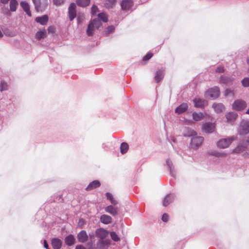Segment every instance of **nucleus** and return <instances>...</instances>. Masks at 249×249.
I'll return each instance as SVG.
<instances>
[{"mask_svg": "<svg viewBox=\"0 0 249 249\" xmlns=\"http://www.w3.org/2000/svg\"><path fill=\"white\" fill-rule=\"evenodd\" d=\"M102 25V23L98 18L91 20L88 26L87 34L88 36H92L95 30L98 29Z\"/></svg>", "mask_w": 249, "mask_h": 249, "instance_id": "f257e3e1", "label": "nucleus"}, {"mask_svg": "<svg viewBox=\"0 0 249 249\" xmlns=\"http://www.w3.org/2000/svg\"><path fill=\"white\" fill-rule=\"evenodd\" d=\"M237 140L236 136H231L227 138L219 140L216 142V146L220 149H225L229 147L232 142Z\"/></svg>", "mask_w": 249, "mask_h": 249, "instance_id": "f03ea898", "label": "nucleus"}, {"mask_svg": "<svg viewBox=\"0 0 249 249\" xmlns=\"http://www.w3.org/2000/svg\"><path fill=\"white\" fill-rule=\"evenodd\" d=\"M204 138L201 136H196L191 139L190 148L194 150H197L202 145Z\"/></svg>", "mask_w": 249, "mask_h": 249, "instance_id": "7ed1b4c3", "label": "nucleus"}, {"mask_svg": "<svg viewBox=\"0 0 249 249\" xmlns=\"http://www.w3.org/2000/svg\"><path fill=\"white\" fill-rule=\"evenodd\" d=\"M220 90L218 87H214L205 92V96L207 98L214 99L219 97Z\"/></svg>", "mask_w": 249, "mask_h": 249, "instance_id": "20e7f679", "label": "nucleus"}, {"mask_svg": "<svg viewBox=\"0 0 249 249\" xmlns=\"http://www.w3.org/2000/svg\"><path fill=\"white\" fill-rule=\"evenodd\" d=\"M238 133L240 135L247 134L249 133V121L242 120L238 129Z\"/></svg>", "mask_w": 249, "mask_h": 249, "instance_id": "39448f33", "label": "nucleus"}, {"mask_svg": "<svg viewBox=\"0 0 249 249\" xmlns=\"http://www.w3.org/2000/svg\"><path fill=\"white\" fill-rule=\"evenodd\" d=\"M249 145V141L246 140L242 143H239L237 146L233 150L232 152L236 154H240L246 151L248 146Z\"/></svg>", "mask_w": 249, "mask_h": 249, "instance_id": "423d86ee", "label": "nucleus"}, {"mask_svg": "<svg viewBox=\"0 0 249 249\" xmlns=\"http://www.w3.org/2000/svg\"><path fill=\"white\" fill-rule=\"evenodd\" d=\"M246 107V102L242 100H237L232 104L233 109L237 111L242 110L245 108Z\"/></svg>", "mask_w": 249, "mask_h": 249, "instance_id": "0eeeda50", "label": "nucleus"}, {"mask_svg": "<svg viewBox=\"0 0 249 249\" xmlns=\"http://www.w3.org/2000/svg\"><path fill=\"white\" fill-rule=\"evenodd\" d=\"M215 124L213 123H206L202 126V131L206 133H212L214 131Z\"/></svg>", "mask_w": 249, "mask_h": 249, "instance_id": "6e6552de", "label": "nucleus"}, {"mask_svg": "<svg viewBox=\"0 0 249 249\" xmlns=\"http://www.w3.org/2000/svg\"><path fill=\"white\" fill-rule=\"evenodd\" d=\"M76 16V5L71 3L69 7V17L71 21Z\"/></svg>", "mask_w": 249, "mask_h": 249, "instance_id": "1a4fd4ad", "label": "nucleus"}, {"mask_svg": "<svg viewBox=\"0 0 249 249\" xmlns=\"http://www.w3.org/2000/svg\"><path fill=\"white\" fill-rule=\"evenodd\" d=\"M194 106L196 107H203L207 105V102L206 100L199 98H195L193 100Z\"/></svg>", "mask_w": 249, "mask_h": 249, "instance_id": "9d476101", "label": "nucleus"}, {"mask_svg": "<svg viewBox=\"0 0 249 249\" xmlns=\"http://www.w3.org/2000/svg\"><path fill=\"white\" fill-rule=\"evenodd\" d=\"M95 233L98 237L103 239L107 236L108 232L103 228H100L96 230Z\"/></svg>", "mask_w": 249, "mask_h": 249, "instance_id": "9b49d317", "label": "nucleus"}, {"mask_svg": "<svg viewBox=\"0 0 249 249\" xmlns=\"http://www.w3.org/2000/svg\"><path fill=\"white\" fill-rule=\"evenodd\" d=\"M77 238L79 242L85 243L88 240V236L85 231H82L78 234Z\"/></svg>", "mask_w": 249, "mask_h": 249, "instance_id": "f8f14e48", "label": "nucleus"}, {"mask_svg": "<svg viewBox=\"0 0 249 249\" xmlns=\"http://www.w3.org/2000/svg\"><path fill=\"white\" fill-rule=\"evenodd\" d=\"M106 212L110 213V214L115 216L118 213V209L117 207H113L112 205H109L105 208Z\"/></svg>", "mask_w": 249, "mask_h": 249, "instance_id": "ddd939ff", "label": "nucleus"}, {"mask_svg": "<svg viewBox=\"0 0 249 249\" xmlns=\"http://www.w3.org/2000/svg\"><path fill=\"white\" fill-rule=\"evenodd\" d=\"M110 244L109 240H100L97 242V245L100 249H106Z\"/></svg>", "mask_w": 249, "mask_h": 249, "instance_id": "4468645a", "label": "nucleus"}, {"mask_svg": "<svg viewBox=\"0 0 249 249\" xmlns=\"http://www.w3.org/2000/svg\"><path fill=\"white\" fill-rule=\"evenodd\" d=\"M20 5L27 15L29 17H31L32 15L30 10V6L29 4L26 1H21Z\"/></svg>", "mask_w": 249, "mask_h": 249, "instance_id": "2eb2a0df", "label": "nucleus"}, {"mask_svg": "<svg viewBox=\"0 0 249 249\" xmlns=\"http://www.w3.org/2000/svg\"><path fill=\"white\" fill-rule=\"evenodd\" d=\"M132 6V1L131 0H123L121 3L122 9L127 10Z\"/></svg>", "mask_w": 249, "mask_h": 249, "instance_id": "dca6fc26", "label": "nucleus"}, {"mask_svg": "<svg viewBox=\"0 0 249 249\" xmlns=\"http://www.w3.org/2000/svg\"><path fill=\"white\" fill-rule=\"evenodd\" d=\"M52 245L53 249H60L62 246V242L58 238H53L52 240Z\"/></svg>", "mask_w": 249, "mask_h": 249, "instance_id": "f3484780", "label": "nucleus"}, {"mask_svg": "<svg viewBox=\"0 0 249 249\" xmlns=\"http://www.w3.org/2000/svg\"><path fill=\"white\" fill-rule=\"evenodd\" d=\"M174 198V196L173 194H170L167 195L165 197V198L163 201V203H162L163 206L164 207H166L167 206H168L170 203H171L173 201Z\"/></svg>", "mask_w": 249, "mask_h": 249, "instance_id": "a211bd4d", "label": "nucleus"}, {"mask_svg": "<svg viewBox=\"0 0 249 249\" xmlns=\"http://www.w3.org/2000/svg\"><path fill=\"white\" fill-rule=\"evenodd\" d=\"M36 21L41 25H46L48 21V17L47 15H44L41 17H38L36 18Z\"/></svg>", "mask_w": 249, "mask_h": 249, "instance_id": "6ab92c4d", "label": "nucleus"}, {"mask_svg": "<svg viewBox=\"0 0 249 249\" xmlns=\"http://www.w3.org/2000/svg\"><path fill=\"white\" fill-rule=\"evenodd\" d=\"M100 186V182L98 180H94L90 182L86 188L87 191L92 190L99 187Z\"/></svg>", "mask_w": 249, "mask_h": 249, "instance_id": "aec40b11", "label": "nucleus"}, {"mask_svg": "<svg viewBox=\"0 0 249 249\" xmlns=\"http://www.w3.org/2000/svg\"><path fill=\"white\" fill-rule=\"evenodd\" d=\"M237 117V114L234 112H231L226 115L227 121L229 123L234 121Z\"/></svg>", "mask_w": 249, "mask_h": 249, "instance_id": "412c9836", "label": "nucleus"}, {"mask_svg": "<svg viewBox=\"0 0 249 249\" xmlns=\"http://www.w3.org/2000/svg\"><path fill=\"white\" fill-rule=\"evenodd\" d=\"M188 108L186 103H183L177 107L175 109V112L178 114H181L185 112Z\"/></svg>", "mask_w": 249, "mask_h": 249, "instance_id": "4be33fe9", "label": "nucleus"}, {"mask_svg": "<svg viewBox=\"0 0 249 249\" xmlns=\"http://www.w3.org/2000/svg\"><path fill=\"white\" fill-rule=\"evenodd\" d=\"M100 221L105 224H108L112 222V218L109 215L103 214L100 217Z\"/></svg>", "mask_w": 249, "mask_h": 249, "instance_id": "5701e85b", "label": "nucleus"}, {"mask_svg": "<svg viewBox=\"0 0 249 249\" xmlns=\"http://www.w3.org/2000/svg\"><path fill=\"white\" fill-rule=\"evenodd\" d=\"M195 135L196 132L189 127H186L183 131V136L185 137H191Z\"/></svg>", "mask_w": 249, "mask_h": 249, "instance_id": "b1692460", "label": "nucleus"}, {"mask_svg": "<svg viewBox=\"0 0 249 249\" xmlns=\"http://www.w3.org/2000/svg\"><path fill=\"white\" fill-rule=\"evenodd\" d=\"M164 70L160 69L157 71L156 74L155 76V81L158 83L164 77Z\"/></svg>", "mask_w": 249, "mask_h": 249, "instance_id": "393cba45", "label": "nucleus"}, {"mask_svg": "<svg viewBox=\"0 0 249 249\" xmlns=\"http://www.w3.org/2000/svg\"><path fill=\"white\" fill-rule=\"evenodd\" d=\"M65 242L67 245L71 246L74 244L75 238L72 235L70 234L65 238Z\"/></svg>", "mask_w": 249, "mask_h": 249, "instance_id": "a878e982", "label": "nucleus"}, {"mask_svg": "<svg viewBox=\"0 0 249 249\" xmlns=\"http://www.w3.org/2000/svg\"><path fill=\"white\" fill-rule=\"evenodd\" d=\"M213 107L217 113L221 112L224 110V106L221 103L214 104L213 105Z\"/></svg>", "mask_w": 249, "mask_h": 249, "instance_id": "bb28decb", "label": "nucleus"}, {"mask_svg": "<svg viewBox=\"0 0 249 249\" xmlns=\"http://www.w3.org/2000/svg\"><path fill=\"white\" fill-rule=\"evenodd\" d=\"M193 119L195 121H199L203 119L204 115L201 112H194L192 114Z\"/></svg>", "mask_w": 249, "mask_h": 249, "instance_id": "cd10ccee", "label": "nucleus"}, {"mask_svg": "<svg viewBox=\"0 0 249 249\" xmlns=\"http://www.w3.org/2000/svg\"><path fill=\"white\" fill-rule=\"evenodd\" d=\"M18 6V2L17 0H10V10L11 12H15L17 10Z\"/></svg>", "mask_w": 249, "mask_h": 249, "instance_id": "c85d7f7f", "label": "nucleus"}, {"mask_svg": "<svg viewBox=\"0 0 249 249\" xmlns=\"http://www.w3.org/2000/svg\"><path fill=\"white\" fill-rule=\"evenodd\" d=\"M166 163L169 168L171 175L174 177H175V172L172 161L169 160H167L166 161Z\"/></svg>", "mask_w": 249, "mask_h": 249, "instance_id": "c756f323", "label": "nucleus"}, {"mask_svg": "<svg viewBox=\"0 0 249 249\" xmlns=\"http://www.w3.org/2000/svg\"><path fill=\"white\" fill-rule=\"evenodd\" d=\"M232 78L227 76H221L219 82L223 84H229L232 81Z\"/></svg>", "mask_w": 249, "mask_h": 249, "instance_id": "7c9ffc66", "label": "nucleus"}, {"mask_svg": "<svg viewBox=\"0 0 249 249\" xmlns=\"http://www.w3.org/2000/svg\"><path fill=\"white\" fill-rule=\"evenodd\" d=\"M90 0H76L77 4L81 7H85L89 4Z\"/></svg>", "mask_w": 249, "mask_h": 249, "instance_id": "2f4dec72", "label": "nucleus"}, {"mask_svg": "<svg viewBox=\"0 0 249 249\" xmlns=\"http://www.w3.org/2000/svg\"><path fill=\"white\" fill-rule=\"evenodd\" d=\"M128 144L126 142H123L120 146V151L122 154L126 153L128 149Z\"/></svg>", "mask_w": 249, "mask_h": 249, "instance_id": "473e14b6", "label": "nucleus"}, {"mask_svg": "<svg viewBox=\"0 0 249 249\" xmlns=\"http://www.w3.org/2000/svg\"><path fill=\"white\" fill-rule=\"evenodd\" d=\"M106 196L107 197V198L109 200V201H110V203L112 204V205H116L118 202L114 198L112 195L109 193H106Z\"/></svg>", "mask_w": 249, "mask_h": 249, "instance_id": "72a5a7b5", "label": "nucleus"}, {"mask_svg": "<svg viewBox=\"0 0 249 249\" xmlns=\"http://www.w3.org/2000/svg\"><path fill=\"white\" fill-rule=\"evenodd\" d=\"M116 0H106L105 3V6L107 8H112L115 5Z\"/></svg>", "mask_w": 249, "mask_h": 249, "instance_id": "f704fd0d", "label": "nucleus"}, {"mask_svg": "<svg viewBox=\"0 0 249 249\" xmlns=\"http://www.w3.org/2000/svg\"><path fill=\"white\" fill-rule=\"evenodd\" d=\"M224 95L226 97H233L234 95V93L233 90L229 89H227L224 92Z\"/></svg>", "mask_w": 249, "mask_h": 249, "instance_id": "c9c22d12", "label": "nucleus"}, {"mask_svg": "<svg viewBox=\"0 0 249 249\" xmlns=\"http://www.w3.org/2000/svg\"><path fill=\"white\" fill-rule=\"evenodd\" d=\"M209 154L211 155H213L216 157H225L227 154L224 152H218L217 151H213L212 152H209Z\"/></svg>", "mask_w": 249, "mask_h": 249, "instance_id": "e433bc0d", "label": "nucleus"}, {"mask_svg": "<svg viewBox=\"0 0 249 249\" xmlns=\"http://www.w3.org/2000/svg\"><path fill=\"white\" fill-rule=\"evenodd\" d=\"M46 36V31H41L39 32H37L36 35V37L38 39H40L41 38H44Z\"/></svg>", "mask_w": 249, "mask_h": 249, "instance_id": "4c0bfd02", "label": "nucleus"}, {"mask_svg": "<svg viewBox=\"0 0 249 249\" xmlns=\"http://www.w3.org/2000/svg\"><path fill=\"white\" fill-rule=\"evenodd\" d=\"M98 19L100 20V19H102L103 20V21H104V22H106L107 21V15L104 13H99L98 15Z\"/></svg>", "mask_w": 249, "mask_h": 249, "instance_id": "58836bf2", "label": "nucleus"}, {"mask_svg": "<svg viewBox=\"0 0 249 249\" xmlns=\"http://www.w3.org/2000/svg\"><path fill=\"white\" fill-rule=\"evenodd\" d=\"M33 1L35 4V8L38 12L40 11V0H33Z\"/></svg>", "mask_w": 249, "mask_h": 249, "instance_id": "ea45409f", "label": "nucleus"}, {"mask_svg": "<svg viewBox=\"0 0 249 249\" xmlns=\"http://www.w3.org/2000/svg\"><path fill=\"white\" fill-rule=\"evenodd\" d=\"M243 87L247 88L249 87V77H245L241 81Z\"/></svg>", "mask_w": 249, "mask_h": 249, "instance_id": "a19ab883", "label": "nucleus"}, {"mask_svg": "<svg viewBox=\"0 0 249 249\" xmlns=\"http://www.w3.org/2000/svg\"><path fill=\"white\" fill-rule=\"evenodd\" d=\"M114 27L113 26H110L108 27L107 29L105 31V35L107 36H108L110 33H112L114 31Z\"/></svg>", "mask_w": 249, "mask_h": 249, "instance_id": "79ce46f5", "label": "nucleus"}, {"mask_svg": "<svg viewBox=\"0 0 249 249\" xmlns=\"http://www.w3.org/2000/svg\"><path fill=\"white\" fill-rule=\"evenodd\" d=\"M8 86L6 82L3 81H1L0 84V90L2 91L7 89Z\"/></svg>", "mask_w": 249, "mask_h": 249, "instance_id": "37998d69", "label": "nucleus"}, {"mask_svg": "<svg viewBox=\"0 0 249 249\" xmlns=\"http://www.w3.org/2000/svg\"><path fill=\"white\" fill-rule=\"evenodd\" d=\"M110 236L112 239L114 241H118L119 240V238L118 235L115 232H111Z\"/></svg>", "mask_w": 249, "mask_h": 249, "instance_id": "c03bdc74", "label": "nucleus"}, {"mask_svg": "<svg viewBox=\"0 0 249 249\" xmlns=\"http://www.w3.org/2000/svg\"><path fill=\"white\" fill-rule=\"evenodd\" d=\"M98 11V8L97 6L94 5L91 7V14L93 15H95L96 14L97 12Z\"/></svg>", "mask_w": 249, "mask_h": 249, "instance_id": "a18cd8bd", "label": "nucleus"}, {"mask_svg": "<svg viewBox=\"0 0 249 249\" xmlns=\"http://www.w3.org/2000/svg\"><path fill=\"white\" fill-rule=\"evenodd\" d=\"M63 2V0H53V4L57 6L61 5Z\"/></svg>", "mask_w": 249, "mask_h": 249, "instance_id": "49530a36", "label": "nucleus"}, {"mask_svg": "<svg viewBox=\"0 0 249 249\" xmlns=\"http://www.w3.org/2000/svg\"><path fill=\"white\" fill-rule=\"evenodd\" d=\"M153 54L151 53H148L145 56L143 57V60L146 61L151 58Z\"/></svg>", "mask_w": 249, "mask_h": 249, "instance_id": "de8ad7c7", "label": "nucleus"}, {"mask_svg": "<svg viewBox=\"0 0 249 249\" xmlns=\"http://www.w3.org/2000/svg\"><path fill=\"white\" fill-rule=\"evenodd\" d=\"M169 216L167 213H164L162 216V220L163 222H167L168 221Z\"/></svg>", "mask_w": 249, "mask_h": 249, "instance_id": "09e8293b", "label": "nucleus"}, {"mask_svg": "<svg viewBox=\"0 0 249 249\" xmlns=\"http://www.w3.org/2000/svg\"><path fill=\"white\" fill-rule=\"evenodd\" d=\"M224 71V68L222 66H219L217 67L216 70V71L218 72H223Z\"/></svg>", "mask_w": 249, "mask_h": 249, "instance_id": "8fccbe9b", "label": "nucleus"}, {"mask_svg": "<svg viewBox=\"0 0 249 249\" xmlns=\"http://www.w3.org/2000/svg\"><path fill=\"white\" fill-rule=\"evenodd\" d=\"M75 249H86V248L82 245H78L75 247Z\"/></svg>", "mask_w": 249, "mask_h": 249, "instance_id": "3c124183", "label": "nucleus"}, {"mask_svg": "<svg viewBox=\"0 0 249 249\" xmlns=\"http://www.w3.org/2000/svg\"><path fill=\"white\" fill-rule=\"evenodd\" d=\"M43 243H44V247L46 249H50L49 248V246H48V245L47 244V242L46 240H44V242H43Z\"/></svg>", "mask_w": 249, "mask_h": 249, "instance_id": "603ef678", "label": "nucleus"}, {"mask_svg": "<svg viewBox=\"0 0 249 249\" xmlns=\"http://www.w3.org/2000/svg\"><path fill=\"white\" fill-rule=\"evenodd\" d=\"M84 223V220L83 219H81L79 220V221L78 222V226H82V225Z\"/></svg>", "mask_w": 249, "mask_h": 249, "instance_id": "864d4df0", "label": "nucleus"}, {"mask_svg": "<svg viewBox=\"0 0 249 249\" xmlns=\"http://www.w3.org/2000/svg\"><path fill=\"white\" fill-rule=\"evenodd\" d=\"M9 1H10V0H0L1 2L3 4L7 3Z\"/></svg>", "mask_w": 249, "mask_h": 249, "instance_id": "5fc2aeb1", "label": "nucleus"}, {"mask_svg": "<svg viewBox=\"0 0 249 249\" xmlns=\"http://www.w3.org/2000/svg\"><path fill=\"white\" fill-rule=\"evenodd\" d=\"M87 245L89 247H92V245H93V243L92 241L91 242H89L88 244H87Z\"/></svg>", "mask_w": 249, "mask_h": 249, "instance_id": "6e6d98bb", "label": "nucleus"}, {"mask_svg": "<svg viewBox=\"0 0 249 249\" xmlns=\"http://www.w3.org/2000/svg\"><path fill=\"white\" fill-rule=\"evenodd\" d=\"M77 22L78 24H80L82 22V21L81 20L79 17L77 18Z\"/></svg>", "mask_w": 249, "mask_h": 249, "instance_id": "4d7b16f0", "label": "nucleus"}, {"mask_svg": "<svg viewBox=\"0 0 249 249\" xmlns=\"http://www.w3.org/2000/svg\"><path fill=\"white\" fill-rule=\"evenodd\" d=\"M3 36V34L2 32L0 30V38L2 37Z\"/></svg>", "mask_w": 249, "mask_h": 249, "instance_id": "13d9d810", "label": "nucleus"}, {"mask_svg": "<svg viewBox=\"0 0 249 249\" xmlns=\"http://www.w3.org/2000/svg\"><path fill=\"white\" fill-rule=\"evenodd\" d=\"M248 154L247 153V152H245L244 154V156L246 158L248 156Z\"/></svg>", "mask_w": 249, "mask_h": 249, "instance_id": "bf43d9fd", "label": "nucleus"}, {"mask_svg": "<svg viewBox=\"0 0 249 249\" xmlns=\"http://www.w3.org/2000/svg\"><path fill=\"white\" fill-rule=\"evenodd\" d=\"M246 113L248 114H249V108L248 109V110L246 111Z\"/></svg>", "mask_w": 249, "mask_h": 249, "instance_id": "052dcab7", "label": "nucleus"}, {"mask_svg": "<svg viewBox=\"0 0 249 249\" xmlns=\"http://www.w3.org/2000/svg\"><path fill=\"white\" fill-rule=\"evenodd\" d=\"M51 31H52V29H51V27H50L49 28V29H48V31H49V32H51Z\"/></svg>", "mask_w": 249, "mask_h": 249, "instance_id": "680f3d73", "label": "nucleus"}, {"mask_svg": "<svg viewBox=\"0 0 249 249\" xmlns=\"http://www.w3.org/2000/svg\"><path fill=\"white\" fill-rule=\"evenodd\" d=\"M51 31H52V29H51V27H50L49 28V29H48V31H49V32H51Z\"/></svg>", "mask_w": 249, "mask_h": 249, "instance_id": "e2e57ef3", "label": "nucleus"}, {"mask_svg": "<svg viewBox=\"0 0 249 249\" xmlns=\"http://www.w3.org/2000/svg\"><path fill=\"white\" fill-rule=\"evenodd\" d=\"M247 63L249 65V57L247 59Z\"/></svg>", "mask_w": 249, "mask_h": 249, "instance_id": "0e129e2a", "label": "nucleus"}, {"mask_svg": "<svg viewBox=\"0 0 249 249\" xmlns=\"http://www.w3.org/2000/svg\"><path fill=\"white\" fill-rule=\"evenodd\" d=\"M88 249H93L92 247H89Z\"/></svg>", "mask_w": 249, "mask_h": 249, "instance_id": "69168bd1", "label": "nucleus"}, {"mask_svg": "<svg viewBox=\"0 0 249 249\" xmlns=\"http://www.w3.org/2000/svg\"><path fill=\"white\" fill-rule=\"evenodd\" d=\"M7 13H9V11L8 10H7Z\"/></svg>", "mask_w": 249, "mask_h": 249, "instance_id": "338daca9", "label": "nucleus"}]
</instances>
